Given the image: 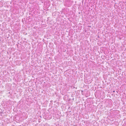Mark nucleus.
<instances>
[{"label": "nucleus", "mask_w": 126, "mask_h": 126, "mask_svg": "<svg viewBox=\"0 0 126 126\" xmlns=\"http://www.w3.org/2000/svg\"><path fill=\"white\" fill-rule=\"evenodd\" d=\"M113 92H115V91H113Z\"/></svg>", "instance_id": "f257e3e1"}]
</instances>
